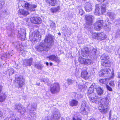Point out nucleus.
<instances>
[{"label":"nucleus","mask_w":120,"mask_h":120,"mask_svg":"<svg viewBox=\"0 0 120 120\" xmlns=\"http://www.w3.org/2000/svg\"><path fill=\"white\" fill-rule=\"evenodd\" d=\"M95 90L97 94L99 95L102 94L103 91L101 88L98 85H96L95 83H93L90 86L89 90L87 91V94L91 95L89 96V99L91 102L98 103L101 101V99L99 98H98L97 94L95 92Z\"/></svg>","instance_id":"1"},{"label":"nucleus","mask_w":120,"mask_h":120,"mask_svg":"<svg viewBox=\"0 0 120 120\" xmlns=\"http://www.w3.org/2000/svg\"><path fill=\"white\" fill-rule=\"evenodd\" d=\"M55 39L53 36L50 34L47 35L44 41L35 47L36 51L40 52L43 51H48L54 44Z\"/></svg>","instance_id":"2"},{"label":"nucleus","mask_w":120,"mask_h":120,"mask_svg":"<svg viewBox=\"0 0 120 120\" xmlns=\"http://www.w3.org/2000/svg\"><path fill=\"white\" fill-rule=\"evenodd\" d=\"M96 49H92L90 51L87 47H85L82 50V55L85 57H87L89 55L91 56H94L96 54Z\"/></svg>","instance_id":"3"},{"label":"nucleus","mask_w":120,"mask_h":120,"mask_svg":"<svg viewBox=\"0 0 120 120\" xmlns=\"http://www.w3.org/2000/svg\"><path fill=\"white\" fill-rule=\"evenodd\" d=\"M21 6L24 8L26 9H28L31 11H35V8L37 7L36 5H30L29 3L24 1L21 2Z\"/></svg>","instance_id":"4"},{"label":"nucleus","mask_w":120,"mask_h":120,"mask_svg":"<svg viewBox=\"0 0 120 120\" xmlns=\"http://www.w3.org/2000/svg\"><path fill=\"white\" fill-rule=\"evenodd\" d=\"M93 17V16L90 15H86L85 16V19L86 21V27L87 29L92 28Z\"/></svg>","instance_id":"5"},{"label":"nucleus","mask_w":120,"mask_h":120,"mask_svg":"<svg viewBox=\"0 0 120 120\" xmlns=\"http://www.w3.org/2000/svg\"><path fill=\"white\" fill-rule=\"evenodd\" d=\"M101 6V11L99 8V5L98 4H96L95 5V9L94 12L95 15H99L100 14H103L105 13V4H102Z\"/></svg>","instance_id":"6"},{"label":"nucleus","mask_w":120,"mask_h":120,"mask_svg":"<svg viewBox=\"0 0 120 120\" xmlns=\"http://www.w3.org/2000/svg\"><path fill=\"white\" fill-rule=\"evenodd\" d=\"M61 116L60 112L58 111H56L53 115H52L50 117H45L44 120H58Z\"/></svg>","instance_id":"7"},{"label":"nucleus","mask_w":120,"mask_h":120,"mask_svg":"<svg viewBox=\"0 0 120 120\" xmlns=\"http://www.w3.org/2000/svg\"><path fill=\"white\" fill-rule=\"evenodd\" d=\"M110 100L109 97L107 96L105 97V114L109 113V120H113V118L112 119L111 116V111L109 110V107L108 106L109 104V103Z\"/></svg>","instance_id":"8"},{"label":"nucleus","mask_w":120,"mask_h":120,"mask_svg":"<svg viewBox=\"0 0 120 120\" xmlns=\"http://www.w3.org/2000/svg\"><path fill=\"white\" fill-rule=\"evenodd\" d=\"M60 86L58 83H55L52 85L50 87V90L51 93L54 94L59 92Z\"/></svg>","instance_id":"9"},{"label":"nucleus","mask_w":120,"mask_h":120,"mask_svg":"<svg viewBox=\"0 0 120 120\" xmlns=\"http://www.w3.org/2000/svg\"><path fill=\"white\" fill-rule=\"evenodd\" d=\"M112 72L111 70L108 68H105V74H106L107 76L108 77L106 78H105V81L107 80H109L113 78L114 77V73H113L112 74Z\"/></svg>","instance_id":"10"},{"label":"nucleus","mask_w":120,"mask_h":120,"mask_svg":"<svg viewBox=\"0 0 120 120\" xmlns=\"http://www.w3.org/2000/svg\"><path fill=\"white\" fill-rule=\"evenodd\" d=\"M15 109H17L20 113L24 114L26 111L24 107L20 103L16 104L15 105Z\"/></svg>","instance_id":"11"},{"label":"nucleus","mask_w":120,"mask_h":120,"mask_svg":"<svg viewBox=\"0 0 120 120\" xmlns=\"http://www.w3.org/2000/svg\"><path fill=\"white\" fill-rule=\"evenodd\" d=\"M79 60L81 64L86 65H90L92 62L90 59H86L80 57H79Z\"/></svg>","instance_id":"12"},{"label":"nucleus","mask_w":120,"mask_h":120,"mask_svg":"<svg viewBox=\"0 0 120 120\" xmlns=\"http://www.w3.org/2000/svg\"><path fill=\"white\" fill-rule=\"evenodd\" d=\"M15 80L19 86V87H22L25 84L24 79L21 76L16 78Z\"/></svg>","instance_id":"13"},{"label":"nucleus","mask_w":120,"mask_h":120,"mask_svg":"<svg viewBox=\"0 0 120 120\" xmlns=\"http://www.w3.org/2000/svg\"><path fill=\"white\" fill-rule=\"evenodd\" d=\"M30 20L32 23L34 24H40L42 21L41 18L39 17H31Z\"/></svg>","instance_id":"14"},{"label":"nucleus","mask_w":120,"mask_h":120,"mask_svg":"<svg viewBox=\"0 0 120 120\" xmlns=\"http://www.w3.org/2000/svg\"><path fill=\"white\" fill-rule=\"evenodd\" d=\"M33 59L31 58L29 59H26L23 61V65L24 67L30 66L32 64Z\"/></svg>","instance_id":"15"},{"label":"nucleus","mask_w":120,"mask_h":120,"mask_svg":"<svg viewBox=\"0 0 120 120\" xmlns=\"http://www.w3.org/2000/svg\"><path fill=\"white\" fill-rule=\"evenodd\" d=\"M29 14V12L27 10L22 9H19L18 13V14L20 15V17L26 16Z\"/></svg>","instance_id":"16"},{"label":"nucleus","mask_w":120,"mask_h":120,"mask_svg":"<svg viewBox=\"0 0 120 120\" xmlns=\"http://www.w3.org/2000/svg\"><path fill=\"white\" fill-rule=\"evenodd\" d=\"M92 4L90 2H87L85 4L84 8L85 10L86 11L90 12L93 9Z\"/></svg>","instance_id":"17"},{"label":"nucleus","mask_w":120,"mask_h":120,"mask_svg":"<svg viewBox=\"0 0 120 120\" xmlns=\"http://www.w3.org/2000/svg\"><path fill=\"white\" fill-rule=\"evenodd\" d=\"M90 75L86 71H83L81 72V76L82 77L85 79H88Z\"/></svg>","instance_id":"18"},{"label":"nucleus","mask_w":120,"mask_h":120,"mask_svg":"<svg viewBox=\"0 0 120 120\" xmlns=\"http://www.w3.org/2000/svg\"><path fill=\"white\" fill-rule=\"evenodd\" d=\"M18 34L20 35V37L23 38L26 36V30L25 29H21L18 30Z\"/></svg>","instance_id":"19"},{"label":"nucleus","mask_w":120,"mask_h":120,"mask_svg":"<svg viewBox=\"0 0 120 120\" xmlns=\"http://www.w3.org/2000/svg\"><path fill=\"white\" fill-rule=\"evenodd\" d=\"M78 104V101L75 99H72L70 101L69 105L71 106H77Z\"/></svg>","instance_id":"20"},{"label":"nucleus","mask_w":120,"mask_h":120,"mask_svg":"<svg viewBox=\"0 0 120 120\" xmlns=\"http://www.w3.org/2000/svg\"><path fill=\"white\" fill-rule=\"evenodd\" d=\"M11 120H19V119L15 115L14 112L10 111L9 112Z\"/></svg>","instance_id":"21"},{"label":"nucleus","mask_w":120,"mask_h":120,"mask_svg":"<svg viewBox=\"0 0 120 120\" xmlns=\"http://www.w3.org/2000/svg\"><path fill=\"white\" fill-rule=\"evenodd\" d=\"M48 58L51 60L53 61L56 62H57L59 61V60L57 58V57L54 55L49 56L48 57Z\"/></svg>","instance_id":"22"},{"label":"nucleus","mask_w":120,"mask_h":120,"mask_svg":"<svg viewBox=\"0 0 120 120\" xmlns=\"http://www.w3.org/2000/svg\"><path fill=\"white\" fill-rule=\"evenodd\" d=\"M99 22H96L95 23L94 25V29L96 30H99L101 28V24L99 25Z\"/></svg>","instance_id":"23"},{"label":"nucleus","mask_w":120,"mask_h":120,"mask_svg":"<svg viewBox=\"0 0 120 120\" xmlns=\"http://www.w3.org/2000/svg\"><path fill=\"white\" fill-rule=\"evenodd\" d=\"M46 2L49 3L52 6H55L57 3L56 0H46Z\"/></svg>","instance_id":"24"},{"label":"nucleus","mask_w":120,"mask_h":120,"mask_svg":"<svg viewBox=\"0 0 120 120\" xmlns=\"http://www.w3.org/2000/svg\"><path fill=\"white\" fill-rule=\"evenodd\" d=\"M72 120H82V117L77 113L73 117Z\"/></svg>","instance_id":"25"},{"label":"nucleus","mask_w":120,"mask_h":120,"mask_svg":"<svg viewBox=\"0 0 120 120\" xmlns=\"http://www.w3.org/2000/svg\"><path fill=\"white\" fill-rule=\"evenodd\" d=\"M6 95L4 93H2L0 94V101L2 102L4 101L6 98Z\"/></svg>","instance_id":"26"},{"label":"nucleus","mask_w":120,"mask_h":120,"mask_svg":"<svg viewBox=\"0 0 120 120\" xmlns=\"http://www.w3.org/2000/svg\"><path fill=\"white\" fill-rule=\"evenodd\" d=\"M31 109L29 108L28 106L27 108L29 111L30 113L32 112V111L35 110L36 108V105L35 104H33L31 105Z\"/></svg>","instance_id":"27"},{"label":"nucleus","mask_w":120,"mask_h":120,"mask_svg":"<svg viewBox=\"0 0 120 120\" xmlns=\"http://www.w3.org/2000/svg\"><path fill=\"white\" fill-rule=\"evenodd\" d=\"M107 15H109L110 18L111 19V20H113L115 16V15L113 13L111 12H108L107 14Z\"/></svg>","instance_id":"28"},{"label":"nucleus","mask_w":120,"mask_h":120,"mask_svg":"<svg viewBox=\"0 0 120 120\" xmlns=\"http://www.w3.org/2000/svg\"><path fill=\"white\" fill-rule=\"evenodd\" d=\"M99 36L100 37V38L99 37L98 40H104L105 39V35L103 33H99Z\"/></svg>","instance_id":"29"},{"label":"nucleus","mask_w":120,"mask_h":120,"mask_svg":"<svg viewBox=\"0 0 120 120\" xmlns=\"http://www.w3.org/2000/svg\"><path fill=\"white\" fill-rule=\"evenodd\" d=\"M60 9V7L57 6L56 8H52L51 9V11L52 13H54L57 12Z\"/></svg>","instance_id":"30"},{"label":"nucleus","mask_w":120,"mask_h":120,"mask_svg":"<svg viewBox=\"0 0 120 120\" xmlns=\"http://www.w3.org/2000/svg\"><path fill=\"white\" fill-rule=\"evenodd\" d=\"M99 33L98 34H96L95 33H93L92 34V37L95 39H97L98 40L99 37L100 38V37L99 36Z\"/></svg>","instance_id":"31"},{"label":"nucleus","mask_w":120,"mask_h":120,"mask_svg":"<svg viewBox=\"0 0 120 120\" xmlns=\"http://www.w3.org/2000/svg\"><path fill=\"white\" fill-rule=\"evenodd\" d=\"M51 29L52 30H54L56 27V26L54 22L51 21L50 24Z\"/></svg>","instance_id":"32"},{"label":"nucleus","mask_w":120,"mask_h":120,"mask_svg":"<svg viewBox=\"0 0 120 120\" xmlns=\"http://www.w3.org/2000/svg\"><path fill=\"white\" fill-rule=\"evenodd\" d=\"M80 113L83 115H86L87 114V112L86 111L84 108H81L80 109Z\"/></svg>","instance_id":"33"},{"label":"nucleus","mask_w":120,"mask_h":120,"mask_svg":"<svg viewBox=\"0 0 120 120\" xmlns=\"http://www.w3.org/2000/svg\"><path fill=\"white\" fill-rule=\"evenodd\" d=\"M77 9H78V10H79V13L81 15H82L84 13V12L83 11L82 8L80 6H78L77 8Z\"/></svg>","instance_id":"34"},{"label":"nucleus","mask_w":120,"mask_h":120,"mask_svg":"<svg viewBox=\"0 0 120 120\" xmlns=\"http://www.w3.org/2000/svg\"><path fill=\"white\" fill-rule=\"evenodd\" d=\"M73 94L75 95V97L77 99L80 98L82 97V95L80 94H78L75 93H74Z\"/></svg>","instance_id":"35"},{"label":"nucleus","mask_w":120,"mask_h":120,"mask_svg":"<svg viewBox=\"0 0 120 120\" xmlns=\"http://www.w3.org/2000/svg\"><path fill=\"white\" fill-rule=\"evenodd\" d=\"M105 67L107 66L108 67H110L111 64V62H110L109 60H106V58L105 57Z\"/></svg>","instance_id":"36"},{"label":"nucleus","mask_w":120,"mask_h":120,"mask_svg":"<svg viewBox=\"0 0 120 120\" xmlns=\"http://www.w3.org/2000/svg\"><path fill=\"white\" fill-rule=\"evenodd\" d=\"M41 81L47 84V85H48L49 80L47 78L42 79L41 80Z\"/></svg>","instance_id":"37"},{"label":"nucleus","mask_w":120,"mask_h":120,"mask_svg":"<svg viewBox=\"0 0 120 120\" xmlns=\"http://www.w3.org/2000/svg\"><path fill=\"white\" fill-rule=\"evenodd\" d=\"M105 70L104 69H102L99 72V75L100 76H103L105 74Z\"/></svg>","instance_id":"38"},{"label":"nucleus","mask_w":120,"mask_h":120,"mask_svg":"<svg viewBox=\"0 0 120 120\" xmlns=\"http://www.w3.org/2000/svg\"><path fill=\"white\" fill-rule=\"evenodd\" d=\"M29 39L30 41H36V39L35 38V37L34 35H32V36L30 35L29 36Z\"/></svg>","instance_id":"39"},{"label":"nucleus","mask_w":120,"mask_h":120,"mask_svg":"<svg viewBox=\"0 0 120 120\" xmlns=\"http://www.w3.org/2000/svg\"><path fill=\"white\" fill-rule=\"evenodd\" d=\"M35 67L39 70H41L43 67L42 65L41 64H36Z\"/></svg>","instance_id":"40"},{"label":"nucleus","mask_w":120,"mask_h":120,"mask_svg":"<svg viewBox=\"0 0 120 120\" xmlns=\"http://www.w3.org/2000/svg\"><path fill=\"white\" fill-rule=\"evenodd\" d=\"M74 82V80H72L71 79H69L67 80L68 83V85H71Z\"/></svg>","instance_id":"41"},{"label":"nucleus","mask_w":120,"mask_h":120,"mask_svg":"<svg viewBox=\"0 0 120 120\" xmlns=\"http://www.w3.org/2000/svg\"><path fill=\"white\" fill-rule=\"evenodd\" d=\"M86 101H82V102L81 108H84L86 107Z\"/></svg>","instance_id":"42"},{"label":"nucleus","mask_w":120,"mask_h":120,"mask_svg":"<svg viewBox=\"0 0 120 120\" xmlns=\"http://www.w3.org/2000/svg\"><path fill=\"white\" fill-rule=\"evenodd\" d=\"M105 57H104V59L102 58V57L101 58V64L103 66H104L105 65V60H104Z\"/></svg>","instance_id":"43"},{"label":"nucleus","mask_w":120,"mask_h":120,"mask_svg":"<svg viewBox=\"0 0 120 120\" xmlns=\"http://www.w3.org/2000/svg\"><path fill=\"white\" fill-rule=\"evenodd\" d=\"M97 22H99L98 23V24L99 25L101 24V26H103V21L102 19H97Z\"/></svg>","instance_id":"44"},{"label":"nucleus","mask_w":120,"mask_h":120,"mask_svg":"<svg viewBox=\"0 0 120 120\" xmlns=\"http://www.w3.org/2000/svg\"><path fill=\"white\" fill-rule=\"evenodd\" d=\"M120 36V29H118L116 33V37L118 38Z\"/></svg>","instance_id":"45"},{"label":"nucleus","mask_w":120,"mask_h":120,"mask_svg":"<svg viewBox=\"0 0 120 120\" xmlns=\"http://www.w3.org/2000/svg\"><path fill=\"white\" fill-rule=\"evenodd\" d=\"M4 4V3L3 0H0V9L2 8Z\"/></svg>","instance_id":"46"},{"label":"nucleus","mask_w":120,"mask_h":120,"mask_svg":"<svg viewBox=\"0 0 120 120\" xmlns=\"http://www.w3.org/2000/svg\"><path fill=\"white\" fill-rule=\"evenodd\" d=\"M100 83L102 84H105V79H102L99 80Z\"/></svg>","instance_id":"47"},{"label":"nucleus","mask_w":120,"mask_h":120,"mask_svg":"<svg viewBox=\"0 0 120 120\" xmlns=\"http://www.w3.org/2000/svg\"><path fill=\"white\" fill-rule=\"evenodd\" d=\"M106 87L108 90L111 91L112 90V88L108 85H106Z\"/></svg>","instance_id":"48"},{"label":"nucleus","mask_w":120,"mask_h":120,"mask_svg":"<svg viewBox=\"0 0 120 120\" xmlns=\"http://www.w3.org/2000/svg\"><path fill=\"white\" fill-rule=\"evenodd\" d=\"M102 109H101V111L102 112V113H105V109L104 108H103V109L102 108Z\"/></svg>","instance_id":"49"},{"label":"nucleus","mask_w":120,"mask_h":120,"mask_svg":"<svg viewBox=\"0 0 120 120\" xmlns=\"http://www.w3.org/2000/svg\"><path fill=\"white\" fill-rule=\"evenodd\" d=\"M78 87L79 89H81L82 88L83 86L80 85L79 84L78 86Z\"/></svg>","instance_id":"50"},{"label":"nucleus","mask_w":120,"mask_h":120,"mask_svg":"<svg viewBox=\"0 0 120 120\" xmlns=\"http://www.w3.org/2000/svg\"><path fill=\"white\" fill-rule=\"evenodd\" d=\"M3 86L0 85V93L2 91L3 89Z\"/></svg>","instance_id":"51"},{"label":"nucleus","mask_w":120,"mask_h":120,"mask_svg":"<svg viewBox=\"0 0 120 120\" xmlns=\"http://www.w3.org/2000/svg\"><path fill=\"white\" fill-rule=\"evenodd\" d=\"M75 75L77 77H79V74L78 73V71H76L75 72Z\"/></svg>","instance_id":"52"},{"label":"nucleus","mask_w":120,"mask_h":120,"mask_svg":"<svg viewBox=\"0 0 120 120\" xmlns=\"http://www.w3.org/2000/svg\"><path fill=\"white\" fill-rule=\"evenodd\" d=\"M14 45H15V46H17V45H18L19 44L18 42H15L14 43Z\"/></svg>","instance_id":"53"},{"label":"nucleus","mask_w":120,"mask_h":120,"mask_svg":"<svg viewBox=\"0 0 120 120\" xmlns=\"http://www.w3.org/2000/svg\"><path fill=\"white\" fill-rule=\"evenodd\" d=\"M98 1L101 2V3H103L104 2V1H105V0H97Z\"/></svg>","instance_id":"54"},{"label":"nucleus","mask_w":120,"mask_h":120,"mask_svg":"<svg viewBox=\"0 0 120 120\" xmlns=\"http://www.w3.org/2000/svg\"><path fill=\"white\" fill-rule=\"evenodd\" d=\"M113 82H110L109 83V85H110V86H112V85H113Z\"/></svg>","instance_id":"55"},{"label":"nucleus","mask_w":120,"mask_h":120,"mask_svg":"<svg viewBox=\"0 0 120 120\" xmlns=\"http://www.w3.org/2000/svg\"><path fill=\"white\" fill-rule=\"evenodd\" d=\"M36 84L37 85H38V86H39L40 85V83H38V82H37L36 83Z\"/></svg>","instance_id":"56"},{"label":"nucleus","mask_w":120,"mask_h":120,"mask_svg":"<svg viewBox=\"0 0 120 120\" xmlns=\"http://www.w3.org/2000/svg\"><path fill=\"white\" fill-rule=\"evenodd\" d=\"M8 54V55H10L11 56L12 55L13 53H11L10 52V53H9Z\"/></svg>","instance_id":"57"},{"label":"nucleus","mask_w":120,"mask_h":120,"mask_svg":"<svg viewBox=\"0 0 120 120\" xmlns=\"http://www.w3.org/2000/svg\"><path fill=\"white\" fill-rule=\"evenodd\" d=\"M109 2H108V3H106V4H105V7L106 6L108 7V6L107 5L109 4Z\"/></svg>","instance_id":"58"},{"label":"nucleus","mask_w":120,"mask_h":120,"mask_svg":"<svg viewBox=\"0 0 120 120\" xmlns=\"http://www.w3.org/2000/svg\"><path fill=\"white\" fill-rule=\"evenodd\" d=\"M96 120L94 118H90V120Z\"/></svg>","instance_id":"59"},{"label":"nucleus","mask_w":120,"mask_h":120,"mask_svg":"<svg viewBox=\"0 0 120 120\" xmlns=\"http://www.w3.org/2000/svg\"><path fill=\"white\" fill-rule=\"evenodd\" d=\"M2 113L1 111H0V117H1L2 116Z\"/></svg>","instance_id":"60"},{"label":"nucleus","mask_w":120,"mask_h":120,"mask_svg":"<svg viewBox=\"0 0 120 120\" xmlns=\"http://www.w3.org/2000/svg\"><path fill=\"white\" fill-rule=\"evenodd\" d=\"M45 64H46V65L47 66H48L49 64V63H48V62H46V63Z\"/></svg>","instance_id":"61"},{"label":"nucleus","mask_w":120,"mask_h":120,"mask_svg":"<svg viewBox=\"0 0 120 120\" xmlns=\"http://www.w3.org/2000/svg\"><path fill=\"white\" fill-rule=\"evenodd\" d=\"M50 66H52V63H50Z\"/></svg>","instance_id":"62"},{"label":"nucleus","mask_w":120,"mask_h":120,"mask_svg":"<svg viewBox=\"0 0 120 120\" xmlns=\"http://www.w3.org/2000/svg\"><path fill=\"white\" fill-rule=\"evenodd\" d=\"M58 34L59 35H61V34H60V33H58Z\"/></svg>","instance_id":"63"},{"label":"nucleus","mask_w":120,"mask_h":120,"mask_svg":"<svg viewBox=\"0 0 120 120\" xmlns=\"http://www.w3.org/2000/svg\"><path fill=\"white\" fill-rule=\"evenodd\" d=\"M61 120H64V119H62Z\"/></svg>","instance_id":"64"}]
</instances>
